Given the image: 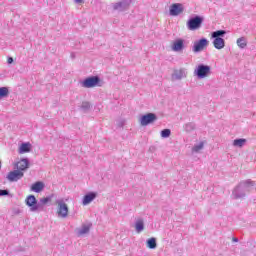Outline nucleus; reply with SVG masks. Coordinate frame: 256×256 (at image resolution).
Returning <instances> with one entry per match:
<instances>
[{"label": "nucleus", "instance_id": "1", "mask_svg": "<svg viewBox=\"0 0 256 256\" xmlns=\"http://www.w3.org/2000/svg\"><path fill=\"white\" fill-rule=\"evenodd\" d=\"M227 35V30H216L211 33L212 45H214L215 49L221 51V49H225V37Z\"/></svg>", "mask_w": 256, "mask_h": 256}, {"label": "nucleus", "instance_id": "2", "mask_svg": "<svg viewBox=\"0 0 256 256\" xmlns=\"http://www.w3.org/2000/svg\"><path fill=\"white\" fill-rule=\"evenodd\" d=\"M203 21H205V18H203V16L194 15L188 19L186 23L187 29L189 31H197L201 29Z\"/></svg>", "mask_w": 256, "mask_h": 256}, {"label": "nucleus", "instance_id": "3", "mask_svg": "<svg viewBox=\"0 0 256 256\" xmlns=\"http://www.w3.org/2000/svg\"><path fill=\"white\" fill-rule=\"evenodd\" d=\"M211 75V66L206 64H199L196 66L194 70V76L197 77V79H205Z\"/></svg>", "mask_w": 256, "mask_h": 256}, {"label": "nucleus", "instance_id": "4", "mask_svg": "<svg viewBox=\"0 0 256 256\" xmlns=\"http://www.w3.org/2000/svg\"><path fill=\"white\" fill-rule=\"evenodd\" d=\"M84 89H93V87H101V78L99 76H89L81 82Z\"/></svg>", "mask_w": 256, "mask_h": 256}, {"label": "nucleus", "instance_id": "5", "mask_svg": "<svg viewBox=\"0 0 256 256\" xmlns=\"http://www.w3.org/2000/svg\"><path fill=\"white\" fill-rule=\"evenodd\" d=\"M25 204L27 205V207H29L32 213L40 211L41 205L39 204V201H37V198L33 194H30L26 197Z\"/></svg>", "mask_w": 256, "mask_h": 256}, {"label": "nucleus", "instance_id": "6", "mask_svg": "<svg viewBox=\"0 0 256 256\" xmlns=\"http://www.w3.org/2000/svg\"><path fill=\"white\" fill-rule=\"evenodd\" d=\"M206 47H209V40L205 37L196 40L192 46L193 53H201L204 51Z\"/></svg>", "mask_w": 256, "mask_h": 256}, {"label": "nucleus", "instance_id": "7", "mask_svg": "<svg viewBox=\"0 0 256 256\" xmlns=\"http://www.w3.org/2000/svg\"><path fill=\"white\" fill-rule=\"evenodd\" d=\"M58 205V217H61L62 219H67L69 216V206H67V203H65L64 200H57L56 201Z\"/></svg>", "mask_w": 256, "mask_h": 256}, {"label": "nucleus", "instance_id": "8", "mask_svg": "<svg viewBox=\"0 0 256 256\" xmlns=\"http://www.w3.org/2000/svg\"><path fill=\"white\" fill-rule=\"evenodd\" d=\"M155 121H157V114L155 113H147V114H143L140 117V124L142 127H147V125H151L153 123H155Z\"/></svg>", "mask_w": 256, "mask_h": 256}, {"label": "nucleus", "instance_id": "9", "mask_svg": "<svg viewBox=\"0 0 256 256\" xmlns=\"http://www.w3.org/2000/svg\"><path fill=\"white\" fill-rule=\"evenodd\" d=\"M132 0H121L113 4L114 11H119L123 13L128 11L129 7H131Z\"/></svg>", "mask_w": 256, "mask_h": 256}, {"label": "nucleus", "instance_id": "10", "mask_svg": "<svg viewBox=\"0 0 256 256\" xmlns=\"http://www.w3.org/2000/svg\"><path fill=\"white\" fill-rule=\"evenodd\" d=\"M24 176L25 173L21 172V170H13L7 174L6 179L10 183H17V181L23 179Z\"/></svg>", "mask_w": 256, "mask_h": 256}, {"label": "nucleus", "instance_id": "11", "mask_svg": "<svg viewBox=\"0 0 256 256\" xmlns=\"http://www.w3.org/2000/svg\"><path fill=\"white\" fill-rule=\"evenodd\" d=\"M185 11V7L181 3H174L169 8V15L171 17H177Z\"/></svg>", "mask_w": 256, "mask_h": 256}, {"label": "nucleus", "instance_id": "12", "mask_svg": "<svg viewBox=\"0 0 256 256\" xmlns=\"http://www.w3.org/2000/svg\"><path fill=\"white\" fill-rule=\"evenodd\" d=\"M185 43V39L177 38L172 44V51H175V53H181V51L186 47Z\"/></svg>", "mask_w": 256, "mask_h": 256}, {"label": "nucleus", "instance_id": "13", "mask_svg": "<svg viewBox=\"0 0 256 256\" xmlns=\"http://www.w3.org/2000/svg\"><path fill=\"white\" fill-rule=\"evenodd\" d=\"M245 190L238 184L232 191V199H245L246 197Z\"/></svg>", "mask_w": 256, "mask_h": 256}, {"label": "nucleus", "instance_id": "14", "mask_svg": "<svg viewBox=\"0 0 256 256\" xmlns=\"http://www.w3.org/2000/svg\"><path fill=\"white\" fill-rule=\"evenodd\" d=\"M239 186L242 188V190H244V192L250 193L251 189L255 187V182L252 181L251 179H248V180L241 181L239 183Z\"/></svg>", "mask_w": 256, "mask_h": 256}, {"label": "nucleus", "instance_id": "15", "mask_svg": "<svg viewBox=\"0 0 256 256\" xmlns=\"http://www.w3.org/2000/svg\"><path fill=\"white\" fill-rule=\"evenodd\" d=\"M95 199H97V192H88L82 199V205H89V203H92Z\"/></svg>", "mask_w": 256, "mask_h": 256}, {"label": "nucleus", "instance_id": "16", "mask_svg": "<svg viewBox=\"0 0 256 256\" xmlns=\"http://www.w3.org/2000/svg\"><path fill=\"white\" fill-rule=\"evenodd\" d=\"M185 77H187V70L185 68L174 70L172 74V78L176 79V81H181V79H185Z\"/></svg>", "mask_w": 256, "mask_h": 256}, {"label": "nucleus", "instance_id": "17", "mask_svg": "<svg viewBox=\"0 0 256 256\" xmlns=\"http://www.w3.org/2000/svg\"><path fill=\"white\" fill-rule=\"evenodd\" d=\"M29 165H30V162H29V158H22L18 164H16V168L18 171H27V169H29Z\"/></svg>", "mask_w": 256, "mask_h": 256}, {"label": "nucleus", "instance_id": "18", "mask_svg": "<svg viewBox=\"0 0 256 256\" xmlns=\"http://www.w3.org/2000/svg\"><path fill=\"white\" fill-rule=\"evenodd\" d=\"M45 189V183L42 181H37L33 183L30 187V191H33V193H41Z\"/></svg>", "mask_w": 256, "mask_h": 256}, {"label": "nucleus", "instance_id": "19", "mask_svg": "<svg viewBox=\"0 0 256 256\" xmlns=\"http://www.w3.org/2000/svg\"><path fill=\"white\" fill-rule=\"evenodd\" d=\"M18 153H20V155H23L24 153H31V143L23 142L19 147Z\"/></svg>", "mask_w": 256, "mask_h": 256}, {"label": "nucleus", "instance_id": "20", "mask_svg": "<svg viewBox=\"0 0 256 256\" xmlns=\"http://www.w3.org/2000/svg\"><path fill=\"white\" fill-rule=\"evenodd\" d=\"M53 199V194L41 198L38 202V205H40V211H43V209H45V205H47V203H51V200Z\"/></svg>", "mask_w": 256, "mask_h": 256}, {"label": "nucleus", "instance_id": "21", "mask_svg": "<svg viewBox=\"0 0 256 256\" xmlns=\"http://www.w3.org/2000/svg\"><path fill=\"white\" fill-rule=\"evenodd\" d=\"M136 233H141L145 230V222L143 219H139L135 222Z\"/></svg>", "mask_w": 256, "mask_h": 256}, {"label": "nucleus", "instance_id": "22", "mask_svg": "<svg viewBox=\"0 0 256 256\" xmlns=\"http://www.w3.org/2000/svg\"><path fill=\"white\" fill-rule=\"evenodd\" d=\"M91 227H93V224L91 223L82 225V227L78 231L79 235H87V233L91 231Z\"/></svg>", "mask_w": 256, "mask_h": 256}, {"label": "nucleus", "instance_id": "23", "mask_svg": "<svg viewBox=\"0 0 256 256\" xmlns=\"http://www.w3.org/2000/svg\"><path fill=\"white\" fill-rule=\"evenodd\" d=\"M146 246L148 249H157V238L152 237L146 240Z\"/></svg>", "mask_w": 256, "mask_h": 256}, {"label": "nucleus", "instance_id": "24", "mask_svg": "<svg viewBox=\"0 0 256 256\" xmlns=\"http://www.w3.org/2000/svg\"><path fill=\"white\" fill-rule=\"evenodd\" d=\"M247 143V139L245 138H237L233 141L234 147H243Z\"/></svg>", "mask_w": 256, "mask_h": 256}, {"label": "nucleus", "instance_id": "25", "mask_svg": "<svg viewBox=\"0 0 256 256\" xmlns=\"http://www.w3.org/2000/svg\"><path fill=\"white\" fill-rule=\"evenodd\" d=\"M236 43L240 49H245V47H247V38L240 37L237 39Z\"/></svg>", "mask_w": 256, "mask_h": 256}, {"label": "nucleus", "instance_id": "26", "mask_svg": "<svg viewBox=\"0 0 256 256\" xmlns=\"http://www.w3.org/2000/svg\"><path fill=\"white\" fill-rule=\"evenodd\" d=\"M183 127H184V131H186V133H191V131H195L196 125L194 122H188Z\"/></svg>", "mask_w": 256, "mask_h": 256}, {"label": "nucleus", "instance_id": "27", "mask_svg": "<svg viewBox=\"0 0 256 256\" xmlns=\"http://www.w3.org/2000/svg\"><path fill=\"white\" fill-rule=\"evenodd\" d=\"M5 97H9V88L0 87V99H5Z\"/></svg>", "mask_w": 256, "mask_h": 256}, {"label": "nucleus", "instance_id": "28", "mask_svg": "<svg viewBox=\"0 0 256 256\" xmlns=\"http://www.w3.org/2000/svg\"><path fill=\"white\" fill-rule=\"evenodd\" d=\"M0 197H9L10 199H13V194H11L9 189H0Z\"/></svg>", "mask_w": 256, "mask_h": 256}, {"label": "nucleus", "instance_id": "29", "mask_svg": "<svg viewBox=\"0 0 256 256\" xmlns=\"http://www.w3.org/2000/svg\"><path fill=\"white\" fill-rule=\"evenodd\" d=\"M80 109L83 111V113H87V111L91 109V103L87 101L82 102Z\"/></svg>", "mask_w": 256, "mask_h": 256}, {"label": "nucleus", "instance_id": "30", "mask_svg": "<svg viewBox=\"0 0 256 256\" xmlns=\"http://www.w3.org/2000/svg\"><path fill=\"white\" fill-rule=\"evenodd\" d=\"M160 135L162 139H169V137H171V129L166 128L161 130Z\"/></svg>", "mask_w": 256, "mask_h": 256}, {"label": "nucleus", "instance_id": "31", "mask_svg": "<svg viewBox=\"0 0 256 256\" xmlns=\"http://www.w3.org/2000/svg\"><path fill=\"white\" fill-rule=\"evenodd\" d=\"M204 143L200 142L199 144H196L193 146L192 151H194V153H199V151H201V149H203Z\"/></svg>", "mask_w": 256, "mask_h": 256}, {"label": "nucleus", "instance_id": "32", "mask_svg": "<svg viewBox=\"0 0 256 256\" xmlns=\"http://www.w3.org/2000/svg\"><path fill=\"white\" fill-rule=\"evenodd\" d=\"M118 127H125V120H123V119L119 120Z\"/></svg>", "mask_w": 256, "mask_h": 256}, {"label": "nucleus", "instance_id": "33", "mask_svg": "<svg viewBox=\"0 0 256 256\" xmlns=\"http://www.w3.org/2000/svg\"><path fill=\"white\" fill-rule=\"evenodd\" d=\"M13 57H8V60H7V63H8V65H11V64H13Z\"/></svg>", "mask_w": 256, "mask_h": 256}, {"label": "nucleus", "instance_id": "34", "mask_svg": "<svg viewBox=\"0 0 256 256\" xmlns=\"http://www.w3.org/2000/svg\"><path fill=\"white\" fill-rule=\"evenodd\" d=\"M232 241H233V243H239V238L233 237V238H232Z\"/></svg>", "mask_w": 256, "mask_h": 256}, {"label": "nucleus", "instance_id": "35", "mask_svg": "<svg viewBox=\"0 0 256 256\" xmlns=\"http://www.w3.org/2000/svg\"><path fill=\"white\" fill-rule=\"evenodd\" d=\"M74 3H76L77 5H81V3H83V0H74Z\"/></svg>", "mask_w": 256, "mask_h": 256}, {"label": "nucleus", "instance_id": "36", "mask_svg": "<svg viewBox=\"0 0 256 256\" xmlns=\"http://www.w3.org/2000/svg\"><path fill=\"white\" fill-rule=\"evenodd\" d=\"M71 57H75L73 54H71Z\"/></svg>", "mask_w": 256, "mask_h": 256}, {"label": "nucleus", "instance_id": "37", "mask_svg": "<svg viewBox=\"0 0 256 256\" xmlns=\"http://www.w3.org/2000/svg\"><path fill=\"white\" fill-rule=\"evenodd\" d=\"M16 214H19V210L16 212Z\"/></svg>", "mask_w": 256, "mask_h": 256}]
</instances>
